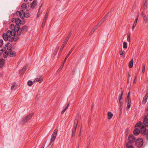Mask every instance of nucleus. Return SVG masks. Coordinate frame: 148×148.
<instances>
[{
	"mask_svg": "<svg viewBox=\"0 0 148 148\" xmlns=\"http://www.w3.org/2000/svg\"><path fill=\"white\" fill-rule=\"evenodd\" d=\"M16 14L18 16H19L20 18L23 19L24 18L25 16L26 18H28L30 16V14L29 13H25L24 11L22 10L20 11H17L16 12Z\"/></svg>",
	"mask_w": 148,
	"mask_h": 148,
	"instance_id": "1",
	"label": "nucleus"
},
{
	"mask_svg": "<svg viewBox=\"0 0 148 148\" xmlns=\"http://www.w3.org/2000/svg\"><path fill=\"white\" fill-rule=\"evenodd\" d=\"M145 126L143 125L140 127V130L141 133L143 134L144 138L148 141V131H146V129Z\"/></svg>",
	"mask_w": 148,
	"mask_h": 148,
	"instance_id": "2",
	"label": "nucleus"
},
{
	"mask_svg": "<svg viewBox=\"0 0 148 148\" xmlns=\"http://www.w3.org/2000/svg\"><path fill=\"white\" fill-rule=\"evenodd\" d=\"M78 123V119L76 118L74 121V125L72 132V136L73 137L75 136L76 128Z\"/></svg>",
	"mask_w": 148,
	"mask_h": 148,
	"instance_id": "3",
	"label": "nucleus"
},
{
	"mask_svg": "<svg viewBox=\"0 0 148 148\" xmlns=\"http://www.w3.org/2000/svg\"><path fill=\"white\" fill-rule=\"evenodd\" d=\"M33 115V113H31L23 118L22 119V123L24 124L25 123L27 122L31 119Z\"/></svg>",
	"mask_w": 148,
	"mask_h": 148,
	"instance_id": "4",
	"label": "nucleus"
},
{
	"mask_svg": "<svg viewBox=\"0 0 148 148\" xmlns=\"http://www.w3.org/2000/svg\"><path fill=\"white\" fill-rule=\"evenodd\" d=\"M27 31V27L26 25L23 26L21 29L20 30L19 32H18V35L20 36L23 34Z\"/></svg>",
	"mask_w": 148,
	"mask_h": 148,
	"instance_id": "5",
	"label": "nucleus"
},
{
	"mask_svg": "<svg viewBox=\"0 0 148 148\" xmlns=\"http://www.w3.org/2000/svg\"><path fill=\"white\" fill-rule=\"evenodd\" d=\"M128 140V142L127 143H128L129 145H132V144L134 143L135 140V138L134 136L132 134H130L129 136Z\"/></svg>",
	"mask_w": 148,
	"mask_h": 148,
	"instance_id": "6",
	"label": "nucleus"
},
{
	"mask_svg": "<svg viewBox=\"0 0 148 148\" xmlns=\"http://www.w3.org/2000/svg\"><path fill=\"white\" fill-rule=\"evenodd\" d=\"M143 139L141 138H139L135 141L136 146L138 147H141L143 144Z\"/></svg>",
	"mask_w": 148,
	"mask_h": 148,
	"instance_id": "7",
	"label": "nucleus"
},
{
	"mask_svg": "<svg viewBox=\"0 0 148 148\" xmlns=\"http://www.w3.org/2000/svg\"><path fill=\"white\" fill-rule=\"evenodd\" d=\"M58 130L56 129L54 131L53 133L51 136V141L52 142L54 141L56 137V135L57 133Z\"/></svg>",
	"mask_w": 148,
	"mask_h": 148,
	"instance_id": "8",
	"label": "nucleus"
},
{
	"mask_svg": "<svg viewBox=\"0 0 148 148\" xmlns=\"http://www.w3.org/2000/svg\"><path fill=\"white\" fill-rule=\"evenodd\" d=\"M18 38V37L17 36H15L14 37L10 36L9 37L8 40L11 42H12L13 41H16Z\"/></svg>",
	"mask_w": 148,
	"mask_h": 148,
	"instance_id": "9",
	"label": "nucleus"
},
{
	"mask_svg": "<svg viewBox=\"0 0 148 148\" xmlns=\"http://www.w3.org/2000/svg\"><path fill=\"white\" fill-rule=\"evenodd\" d=\"M8 54H9V56L10 57H12L16 56V53L15 51L11 50L8 51Z\"/></svg>",
	"mask_w": 148,
	"mask_h": 148,
	"instance_id": "10",
	"label": "nucleus"
},
{
	"mask_svg": "<svg viewBox=\"0 0 148 148\" xmlns=\"http://www.w3.org/2000/svg\"><path fill=\"white\" fill-rule=\"evenodd\" d=\"M121 94L119 95L118 97V99L119 100V103L122 102L121 100L123 99V91L122 90L120 91Z\"/></svg>",
	"mask_w": 148,
	"mask_h": 148,
	"instance_id": "11",
	"label": "nucleus"
},
{
	"mask_svg": "<svg viewBox=\"0 0 148 148\" xmlns=\"http://www.w3.org/2000/svg\"><path fill=\"white\" fill-rule=\"evenodd\" d=\"M143 123L145 126L148 127V119L146 117L144 118Z\"/></svg>",
	"mask_w": 148,
	"mask_h": 148,
	"instance_id": "12",
	"label": "nucleus"
},
{
	"mask_svg": "<svg viewBox=\"0 0 148 148\" xmlns=\"http://www.w3.org/2000/svg\"><path fill=\"white\" fill-rule=\"evenodd\" d=\"M133 132L135 135H137L140 132V129L138 128H136L134 130Z\"/></svg>",
	"mask_w": 148,
	"mask_h": 148,
	"instance_id": "13",
	"label": "nucleus"
},
{
	"mask_svg": "<svg viewBox=\"0 0 148 148\" xmlns=\"http://www.w3.org/2000/svg\"><path fill=\"white\" fill-rule=\"evenodd\" d=\"M20 25H16L15 26H14V31H15L16 32H17V34H18V32H19L20 31Z\"/></svg>",
	"mask_w": 148,
	"mask_h": 148,
	"instance_id": "14",
	"label": "nucleus"
},
{
	"mask_svg": "<svg viewBox=\"0 0 148 148\" xmlns=\"http://www.w3.org/2000/svg\"><path fill=\"white\" fill-rule=\"evenodd\" d=\"M142 15L143 18L144 22L145 23H147V21L148 19L147 17L146 16V15L144 13H142Z\"/></svg>",
	"mask_w": 148,
	"mask_h": 148,
	"instance_id": "15",
	"label": "nucleus"
},
{
	"mask_svg": "<svg viewBox=\"0 0 148 148\" xmlns=\"http://www.w3.org/2000/svg\"><path fill=\"white\" fill-rule=\"evenodd\" d=\"M37 5V1H36L34 0L31 4V8H34Z\"/></svg>",
	"mask_w": 148,
	"mask_h": 148,
	"instance_id": "16",
	"label": "nucleus"
},
{
	"mask_svg": "<svg viewBox=\"0 0 148 148\" xmlns=\"http://www.w3.org/2000/svg\"><path fill=\"white\" fill-rule=\"evenodd\" d=\"M42 80V78L40 77L39 78L37 77L34 80V82H39V83H41Z\"/></svg>",
	"mask_w": 148,
	"mask_h": 148,
	"instance_id": "17",
	"label": "nucleus"
},
{
	"mask_svg": "<svg viewBox=\"0 0 148 148\" xmlns=\"http://www.w3.org/2000/svg\"><path fill=\"white\" fill-rule=\"evenodd\" d=\"M12 45L10 42H8L5 45V46L7 47V49L9 51H11V47Z\"/></svg>",
	"mask_w": 148,
	"mask_h": 148,
	"instance_id": "18",
	"label": "nucleus"
},
{
	"mask_svg": "<svg viewBox=\"0 0 148 148\" xmlns=\"http://www.w3.org/2000/svg\"><path fill=\"white\" fill-rule=\"evenodd\" d=\"M15 22L16 25H20L21 24V19L19 18H17L15 19Z\"/></svg>",
	"mask_w": 148,
	"mask_h": 148,
	"instance_id": "19",
	"label": "nucleus"
},
{
	"mask_svg": "<svg viewBox=\"0 0 148 148\" xmlns=\"http://www.w3.org/2000/svg\"><path fill=\"white\" fill-rule=\"evenodd\" d=\"M67 42H66V41H64L60 49V53H61L63 50V49L64 48L65 46V45L67 43Z\"/></svg>",
	"mask_w": 148,
	"mask_h": 148,
	"instance_id": "20",
	"label": "nucleus"
},
{
	"mask_svg": "<svg viewBox=\"0 0 148 148\" xmlns=\"http://www.w3.org/2000/svg\"><path fill=\"white\" fill-rule=\"evenodd\" d=\"M4 60L3 59L1 58L0 60V68H2L4 64Z\"/></svg>",
	"mask_w": 148,
	"mask_h": 148,
	"instance_id": "21",
	"label": "nucleus"
},
{
	"mask_svg": "<svg viewBox=\"0 0 148 148\" xmlns=\"http://www.w3.org/2000/svg\"><path fill=\"white\" fill-rule=\"evenodd\" d=\"M3 39L5 41L7 40L8 39V35H7L5 33H4L3 34Z\"/></svg>",
	"mask_w": 148,
	"mask_h": 148,
	"instance_id": "22",
	"label": "nucleus"
},
{
	"mask_svg": "<svg viewBox=\"0 0 148 148\" xmlns=\"http://www.w3.org/2000/svg\"><path fill=\"white\" fill-rule=\"evenodd\" d=\"M98 25H97L96 26H95L92 29V31L90 32L89 34V35H91L92 33H93V32L96 30L97 28L98 27Z\"/></svg>",
	"mask_w": 148,
	"mask_h": 148,
	"instance_id": "23",
	"label": "nucleus"
},
{
	"mask_svg": "<svg viewBox=\"0 0 148 148\" xmlns=\"http://www.w3.org/2000/svg\"><path fill=\"white\" fill-rule=\"evenodd\" d=\"M113 114L110 112H109L108 113V119H110L113 116Z\"/></svg>",
	"mask_w": 148,
	"mask_h": 148,
	"instance_id": "24",
	"label": "nucleus"
},
{
	"mask_svg": "<svg viewBox=\"0 0 148 148\" xmlns=\"http://www.w3.org/2000/svg\"><path fill=\"white\" fill-rule=\"evenodd\" d=\"M48 11H47L46 12L45 15V16H44V19H43V21L44 23H45L47 20V18L48 17Z\"/></svg>",
	"mask_w": 148,
	"mask_h": 148,
	"instance_id": "25",
	"label": "nucleus"
},
{
	"mask_svg": "<svg viewBox=\"0 0 148 148\" xmlns=\"http://www.w3.org/2000/svg\"><path fill=\"white\" fill-rule=\"evenodd\" d=\"M28 65H26L24 67L22 68L20 72H21L22 71L23 73H24L26 71L28 67Z\"/></svg>",
	"mask_w": 148,
	"mask_h": 148,
	"instance_id": "26",
	"label": "nucleus"
},
{
	"mask_svg": "<svg viewBox=\"0 0 148 148\" xmlns=\"http://www.w3.org/2000/svg\"><path fill=\"white\" fill-rule=\"evenodd\" d=\"M138 16H137V18L135 20L134 22V23L133 24V26L132 27V30H133L134 29V28L135 27H136V25L137 21L138 19Z\"/></svg>",
	"mask_w": 148,
	"mask_h": 148,
	"instance_id": "27",
	"label": "nucleus"
},
{
	"mask_svg": "<svg viewBox=\"0 0 148 148\" xmlns=\"http://www.w3.org/2000/svg\"><path fill=\"white\" fill-rule=\"evenodd\" d=\"M142 123L140 121L138 122L135 125V127H141L143 125Z\"/></svg>",
	"mask_w": 148,
	"mask_h": 148,
	"instance_id": "28",
	"label": "nucleus"
},
{
	"mask_svg": "<svg viewBox=\"0 0 148 148\" xmlns=\"http://www.w3.org/2000/svg\"><path fill=\"white\" fill-rule=\"evenodd\" d=\"M72 31H71L69 33L66 38L65 40L64 41H66V42H67L68 40L69 39V38L71 36L72 34Z\"/></svg>",
	"mask_w": 148,
	"mask_h": 148,
	"instance_id": "29",
	"label": "nucleus"
},
{
	"mask_svg": "<svg viewBox=\"0 0 148 148\" xmlns=\"http://www.w3.org/2000/svg\"><path fill=\"white\" fill-rule=\"evenodd\" d=\"M144 1V2L143 4V8H144V9L145 10V9H146V8H147V0H145Z\"/></svg>",
	"mask_w": 148,
	"mask_h": 148,
	"instance_id": "30",
	"label": "nucleus"
},
{
	"mask_svg": "<svg viewBox=\"0 0 148 148\" xmlns=\"http://www.w3.org/2000/svg\"><path fill=\"white\" fill-rule=\"evenodd\" d=\"M133 65V60L132 59L131 61L129 63V66L130 68L132 67Z\"/></svg>",
	"mask_w": 148,
	"mask_h": 148,
	"instance_id": "31",
	"label": "nucleus"
},
{
	"mask_svg": "<svg viewBox=\"0 0 148 148\" xmlns=\"http://www.w3.org/2000/svg\"><path fill=\"white\" fill-rule=\"evenodd\" d=\"M148 97L144 96L143 100V103L145 104L147 102Z\"/></svg>",
	"mask_w": 148,
	"mask_h": 148,
	"instance_id": "32",
	"label": "nucleus"
},
{
	"mask_svg": "<svg viewBox=\"0 0 148 148\" xmlns=\"http://www.w3.org/2000/svg\"><path fill=\"white\" fill-rule=\"evenodd\" d=\"M126 147L127 148H134L133 146L132 145H129L128 143H126Z\"/></svg>",
	"mask_w": 148,
	"mask_h": 148,
	"instance_id": "33",
	"label": "nucleus"
},
{
	"mask_svg": "<svg viewBox=\"0 0 148 148\" xmlns=\"http://www.w3.org/2000/svg\"><path fill=\"white\" fill-rule=\"evenodd\" d=\"M12 33V32L11 31H10L9 30H8L7 31L6 34L7 35H8V36L9 37L10 36H11V34Z\"/></svg>",
	"mask_w": 148,
	"mask_h": 148,
	"instance_id": "34",
	"label": "nucleus"
},
{
	"mask_svg": "<svg viewBox=\"0 0 148 148\" xmlns=\"http://www.w3.org/2000/svg\"><path fill=\"white\" fill-rule=\"evenodd\" d=\"M27 84L29 86H30L32 85V84H33V82L32 81H29L27 82Z\"/></svg>",
	"mask_w": 148,
	"mask_h": 148,
	"instance_id": "35",
	"label": "nucleus"
},
{
	"mask_svg": "<svg viewBox=\"0 0 148 148\" xmlns=\"http://www.w3.org/2000/svg\"><path fill=\"white\" fill-rule=\"evenodd\" d=\"M75 47V46L74 47H73L72 48L71 50L70 51L69 53L67 55V57H69V56L70 55V54H71V53H72V51H73V50L74 49V48Z\"/></svg>",
	"mask_w": 148,
	"mask_h": 148,
	"instance_id": "36",
	"label": "nucleus"
},
{
	"mask_svg": "<svg viewBox=\"0 0 148 148\" xmlns=\"http://www.w3.org/2000/svg\"><path fill=\"white\" fill-rule=\"evenodd\" d=\"M26 4L25 3H23L21 6V8H23L24 9H26Z\"/></svg>",
	"mask_w": 148,
	"mask_h": 148,
	"instance_id": "37",
	"label": "nucleus"
},
{
	"mask_svg": "<svg viewBox=\"0 0 148 148\" xmlns=\"http://www.w3.org/2000/svg\"><path fill=\"white\" fill-rule=\"evenodd\" d=\"M123 47L124 48H127V43L125 42H124L123 44Z\"/></svg>",
	"mask_w": 148,
	"mask_h": 148,
	"instance_id": "38",
	"label": "nucleus"
},
{
	"mask_svg": "<svg viewBox=\"0 0 148 148\" xmlns=\"http://www.w3.org/2000/svg\"><path fill=\"white\" fill-rule=\"evenodd\" d=\"M8 52H7L6 51H5L3 53V56L4 58H6L7 57V56L9 55Z\"/></svg>",
	"mask_w": 148,
	"mask_h": 148,
	"instance_id": "39",
	"label": "nucleus"
},
{
	"mask_svg": "<svg viewBox=\"0 0 148 148\" xmlns=\"http://www.w3.org/2000/svg\"><path fill=\"white\" fill-rule=\"evenodd\" d=\"M127 40L128 42H130V34H127Z\"/></svg>",
	"mask_w": 148,
	"mask_h": 148,
	"instance_id": "40",
	"label": "nucleus"
},
{
	"mask_svg": "<svg viewBox=\"0 0 148 148\" xmlns=\"http://www.w3.org/2000/svg\"><path fill=\"white\" fill-rule=\"evenodd\" d=\"M64 63H63L60 66L59 69L58 70V71H60L62 69L64 66Z\"/></svg>",
	"mask_w": 148,
	"mask_h": 148,
	"instance_id": "41",
	"label": "nucleus"
},
{
	"mask_svg": "<svg viewBox=\"0 0 148 148\" xmlns=\"http://www.w3.org/2000/svg\"><path fill=\"white\" fill-rule=\"evenodd\" d=\"M14 25L13 24H11L10 26V28L12 29H13L14 27Z\"/></svg>",
	"mask_w": 148,
	"mask_h": 148,
	"instance_id": "42",
	"label": "nucleus"
},
{
	"mask_svg": "<svg viewBox=\"0 0 148 148\" xmlns=\"http://www.w3.org/2000/svg\"><path fill=\"white\" fill-rule=\"evenodd\" d=\"M11 32H12V33L11 34V36H14L16 34V31H12Z\"/></svg>",
	"mask_w": 148,
	"mask_h": 148,
	"instance_id": "43",
	"label": "nucleus"
},
{
	"mask_svg": "<svg viewBox=\"0 0 148 148\" xmlns=\"http://www.w3.org/2000/svg\"><path fill=\"white\" fill-rule=\"evenodd\" d=\"M3 41L2 39H0V47L2 46L3 45Z\"/></svg>",
	"mask_w": 148,
	"mask_h": 148,
	"instance_id": "44",
	"label": "nucleus"
},
{
	"mask_svg": "<svg viewBox=\"0 0 148 148\" xmlns=\"http://www.w3.org/2000/svg\"><path fill=\"white\" fill-rule=\"evenodd\" d=\"M145 65H143V70H142V73H144V72H145Z\"/></svg>",
	"mask_w": 148,
	"mask_h": 148,
	"instance_id": "45",
	"label": "nucleus"
},
{
	"mask_svg": "<svg viewBox=\"0 0 148 148\" xmlns=\"http://www.w3.org/2000/svg\"><path fill=\"white\" fill-rule=\"evenodd\" d=\"M130 103H129H129H128L127 108H130L131 105Z\"/></svg>",
	"mask_w": 148,
	"mask_h": 148,
	"instance_id": "46",
	"label": "nucleus"
},
{
	"mask_svg": "<svg viewBox=\"0 0 148 148\" xmlns=\"http://www.w3.org/2000/svg\"><path fill=\"white\" fill-rule=\"evenodd\" d=\"M15 86L14 85L12 86L11 87V89L12 90H15Z\"/></svg>",
	"mask_w": 148,
	"mask_h": 148,
	"instance_id": "47",
	"label": "nucleus"
},
{
	"mask_svg": "<svg viewBox=\"0 0 148 148\" xmlns=\"http://www.w3.org/2000/svg\"><path fill=\"white\" fill-rule=\"evenodd\" d=\"M124 52H125L124 51H121L120 52V55H123V54L124 53Z\"/></svg>",
	"mask_w": 148,
	"mask_h": 148,
	"instance_id": "48",
	"label": "nucleus"
},
{
	"mask_svg": "<svg viewBox=\"0 0 148 148\" xmlns=\"http://www.w3.org/2000/svg\"><path fill=\"white\" fill-rule=\"evenodd\" d=\"M127 101H128V103L129 102V103H131V101L129 97V98H127Z\"/></svg>",
	"mask_w": 148,
	"mask_h": 148,
	"instance_id": "49",
	"label": "nucleus"
},
{
	"mask_svg": "<svg viewBox=\"0 0 148 148\" xmlns=\"http://www.w3.org/2000/svg\"><path fill=\"white\" fill-rule=\"evenodd\" d=\"M105 20V18L103 17L102 18V19L101 20L100 22H101V23L103 22Z\"/></svg>",
	"mask_w": 148,
	"mask_h": 148,
	"instance_id": "50",
	"label": "nucleus"
},
{
	"mask_svg": "<svg viewBox=\"0 0 148 148\" xmlns=\"http://www.w3.org/2000/svg\"><path fill=\"white\" fill-rule=\"evenodd\" d=\"M69 103H68L65 106V108H64V109H66V110L68 108V107H69Z\"/></svg>",
	"mask_w": 148,
	"mask_h": 148,
	"instance_id": "51",
	"label": "nucleus"
},
{
	"mask_svg": "<svg viewBox=\"0 0 148 148\" xmlns=\"http://www.w3.org/2000/svg\"><path fill=\"white\" fill-rule=\"evenodd\" d=\"M145 96L148 97V89L147 90L146 94Z\"/></svg>",
	"mask_w": 148,
	"mask_h": 148,
	"instance_id": "52",
	"label": "nucleus"
},
{
	"mask_svg": "<svg viewBox=\"0 0 148 148\" xmlns=\"http://www.w3.org/2000/svg\"><path fill=\"white\" fill-rule=\"evenodd\" d=\"M53 145V144H52L51 142L49 144V145H48V146L49 147H50L52 146Z\"/></svg>",
	"mask_w": 148,
	"mask_h": 148,
	"instance_id": "53",
	"label": "nucleus"
},
{
	"mask_svg": "<svg viewBox=\"0 0 148 148\" xmlns=\"http://www.w3.org/2000/svg\"><path fill=\"white\" fill-rule=\"evenodd\" d=\"M66 110V109H64L63 110H62V111L61 112L62 114H63Z\"/></svg>",
	"mask_w": 148,
	"mask_h": 148,
	"instance_id": "54",
	"label": "nucleus"
},
{
	"mask_svg": "<svg viewBox=\"0 0 148 148\" xmlns=\"http://www.w3.org/2000/svg\"><path fill=\"white\" fill-rule=\"evenodd\" d=\"M119 108L120 109V110H122V106H121L120 105H119Z\"/></svg>",
	"mask_w": 148,
	"mask_h": 148,
	"instance_id": "55",
	"label": "nucleus"
},
{
	"mask_svg": "<svg viewBox=\"0 0 148 148\" xmlns=\"http://www.w3.org/2000/svg\"><path fill=\"white\" fill-rule=\"evenodd\" d=\"M68 57H67V56H66L64 60V61L63 62V63L64 64V63L65 62H66V59L67 58H68Z\"/></svg>",
	"mask_w": 148,
	"mask_h": 148,
	"instance_id": "56",
	"label": "nucleus"
},
{
	"mask_svg": "<svg viewBox=\"0 0 148 148\" xmlns=\"http://www.w3.org/2000/svg\"><path fill=\"white\" fill-rule=\"evenodd\" d=\"M130 93V92H128V94H127V98H129V97Z\"/></svg>",
	"mask_w": 148,
	"mask_h": 148,
	"instance_id": "57",
	"label": "nucleus"
},
{
	"mask_svg": "<svg viewBox=\"0 0 148 148\" xmlns=\"http://www.w3.org/2000/svg\"><path fill=\"white\" fill-rule=\"evenodd\" d=\"M136 79V76H135V78H134V79L133 82V83L134 84H135L136 83V82H135V80Z\"/></svg>",
	"mask_w": 148,
	"mask_h": 148,
	"instance_id": "58",
	"label": "nucleus"
},
{
	"mask_svg": "<svg viewBox=\"0 0 148 148\" xmlns=\"http://www.w3.org/2000/svg\"><path fill=\"white\" fill-rule=\"evenodd\" d=\"M108 14H107L106 15H105V16H104V17H103V18H105L107 17L108 16Z\"/></svg>",
	"mask_w": 148,
	"mask_h": 148,
	"instance_id": "59",
	"label": "nucleus"
},
{
	"mask_svg": "<svg viewBox=\"0 0 148 148\" xmlns=\"http://www.w3.org/2000/svg\"><path fill=\"white\" fill-rule=\"evenodd\" d=\"M5 48H4V49H3L1 50H2V52L3 53V51H5Z\"/></svg>",
	"mask_w": 148,
	"mask_h": 148,
	"instance_id": "60",
	"label": "nucleus"
},
{
	"mask_svg": "<svg viewBox=\"0 0 148 148\" xmlns=\"http://www.w3.org/2000/svg\"><path fill=\"white\" fill-rule=\"evenodd\" d=\"M16 18H13L12 19V22H13V21H15V19H16Z\"/></svg>",
	"mask_w": 148,
	"mask_h": 148,
	"instance_id": "61",
	"label": "nucleus"
},
{
	"mask_svg": "<svg viewBox=\"0 0 148 148\" xmlns=\"http://www.w3.org/2000/svg\"><path fill=\"white\" fill-rule=\"evenodd\" d=\"M123 105V102L119 103V105H120L121 106H122Z\"/></svg>",
	"mask_w": 148,
	"mask_h": 148,
	"instance_id": "62",
	"label": "nucleus"
},
{
	"mask_svg": "<svg viewBox=\"0 0 148 148\" xmlns=\"http://www.w3.org/2000/svg\"><path fill=\"white\" fill-rule=\"evenodd\" d=\"M2 52V50H0V56L3 53Z\"/></svg>",
	"mask_w": 148,
	"mask_h": 148,
	"instance_id": "63",
	"label": "nucleus"
},
{
	"mask_svg": "<svg viewBox=\"0 0 148 148\" xmlns=\"http://www.w3.org/2000/svg\"><path fill=\"white\" fill-rule=\"evenodd\" d=\"M60 47L59 46H57L56 47V49L57 50H58Z\"/></svg>",
	"mask_w": 148,
	"mask_h": 148,
	"instance_id": "64",
	"label": "nucleus"
}]
</instances>
